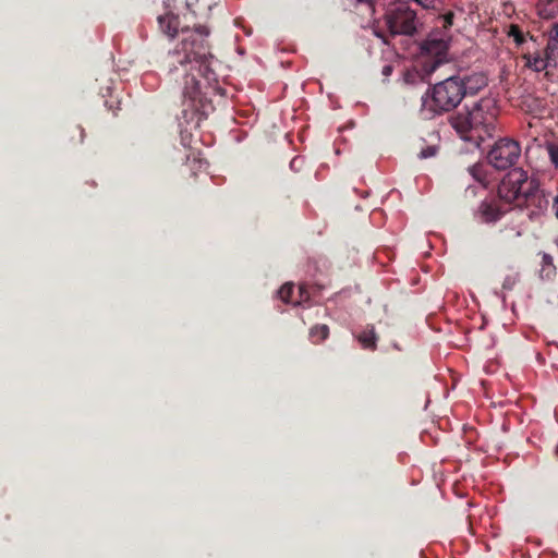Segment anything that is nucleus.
Segmentation results:
<instances>
[{"label":"nucleus","mask_w":558,"mask_h":558,"mask_svg":"<svg viewBox=\"0 0 558 558\" xmlns=\"http://www.w3.org/2000/svg\"><path fill=\"white\" fill-rule=\"evenodd\" d=\"M157 20L160 31L170 38H174L179 32L183 35L181 41L165 58V64L169 72L177 70L179 65L185 66L196 62L199 64V71L209 80L211 73L210 60L214 58L207 40L210 34L209 28L205 25H198L193 29L189 27L180 28L179 16L171 12L159 15Z\"/></svg>","instance_id":"nucleus-1"},{"label":"nucleus","mask_w":558,"mask_h":558,"mask_svg":"<svg viewBox=\"0 0 558 558\" xmlns=\"http://www.w3.org/2000/svg\"><path fill=\"white\" fill-rule=\"evenodd\" d=\"M496 120L495 108L492 99L482 98L471 106H464L463 109L449 118L451 126L461 135L470 132H477L482 138L484 135H490Z\"/></svg>","instance_id":"nucleus-2"},{"label":"nucleus","mask_w":558,"mask_h":558,"mask_svg":"<svg viewBox=\"0 0 558 558\" xmlns=\"http://www.w3.org/2000/svg\"><path fill=\"white\" fill-rule=\"evenodd\" d=\"M464 98V89L459 76H449L429 88L422 97L421 113L433 119L457 108Z\"/></svg>","instance_id":"nucleus-3"},{"label":"nucleus","mask_w":558,"mask_h":558,"mask_svg":"<svg viewBox=\"0 0 558 558\" xmlns=\"http://www.w3.org/2000/svg\"><path fill=\"white\" fill-rule=\"evenodd\" d=\"M418 24L416 12L408 3H389L386 10V31L390 37L404 36L407 38L403 43L409 45L410 37L417 32Z\"/></svg>","instance_id":"nucleus-4"},{"label":"nucleus","mask_w":558,"mask_h":558,"mask_svg":"<svg viewBox=\"0 0 558 558\" xmlns=\"http://www.w3.org/2000/svg\"><path fill=\"white\" fill-rule=\"evenodd\" d=\"M449 44L444 38L428 36L420 45V63L425 74L432 75L441 64L447 62Z\"/></svg>","instance_id":"nucleus-5"},{"label":"nucleus","mask_w":558,"mask_h":558,"mask_svg":"<svg viewBox=\"0 0 558 558\" xmlns=\"http://www.w3.org/2000/svg\"><path fill=\"white\" fill-rule=\"evenodd\" d=\"M530 179L522 168L510 170L498 185V197L507 204L515 203L519 206Z\"/></svg>","instance_id":"nucleus-6"},{"label":"nucleus","mask_w":558,"mask_h":558,"mask_svg":"<svg viewBox=\"0 0 558 558\" xmlns=\"http://www.w3.org/2000/svg\"><path fill=\"white\" fill-rule=\"evenodd\" d=\"M521 155V147L518 142L510 138H501L489 150L488 162L498 170H506L512 167Z\"/></svg>","instance_id":"nucleus-7"},{"label":"nucleus","mask_w":558,"mask_h":558,"mask_svg":"<svg viewBox=\"0 0 558 558\" xmlns=\"http://www.w3.org/2000/svg\"><path fill=\"white\" fill-rule=\"evenodd\" d=\"M548 206V199L544 191L539 189V181L535 177H531L527 186L524 190V197L521 199L519 207H534L537 211H543Z\"/></svg>","instance_id":"nucleus-8"},{"label":"nucleus","mask_w":558,"mask_h":558,"mask_svg":"<svg viewBox=\"0 0 558 558\" xmlns=\"http://www.w3.org/2000/svg\"><path fill=\"white\" fill-rule=\"evenodd\" d=\"M462 89H464V97L468 94L474 95L485 86H487V77L483 73H473L464 78H461Z\"/></svg>","instance_id":"nucleus-9"},{"label":"nucleus","mask_w":558,"mask_h":558,"mask_svg":"<svg viewBox=\"0 0 558 558\" xmlns=\"http://www.w3.org/2000/svg\"><path fill=\"white\" fill-rule=\"evenodd\" d=\"M477 213L484 222H495L501 218L505 211L495 203L483 201L478 206Z\"/></svg>","instance_id":"nucleus-10"},{"label":"nucleus","mask_w":558,"mask_h":558,"mask_svg":"<svg viewBox=\"0 0 558 558\" xmlns=\"http://www.w3.org/2000/svg\"><path fill=\"white\" fill-rule=\"evenodd\" d=\"M357 340L363 349L374 350L378 340V336L375 333L374 327H371L359 333Z\"/></svg>","instance_id":"nucleus-11"},{"label":"nucleus","mask_w":558,"mask_h":558,"mask_svg":"<svg viewBox=\"0 0 558 558\" xmlns=\"http://www.w3.org/2000/svg\"><path fill=\"white\" fill-rule=\"evenodd\" d=\"M310 339L313 343L324 341L329 336V327L325 324L314 325L308 332Z\"/></svg>","instance_id":"nucleus-12"},{"label":"nucleus","mask_w":558,"mask_h":558,"mask_svg":"<svg viewBox=\"0 0 558 558\" xmlns=\"http://www.w3.org/2000/svg\"><path fill=\"white\" fill-rule=\"evenodd\" d=\"M542 278H551L556 274V267L554 265V259L550 254L542 253V267L539 270Z\"/></svg>","instance_id":"nucleus-13"},{"label":"nucleus","mask_w":558,"mask_h":558,"mask_svg":"<svg viewBox=\"0 0 558 558\" xmlns=\"http://www.w3.org/2000/svg\"><path fill=\"white\" fill-rule=\"evenodd\" d=\"M526 59V65L536 72H541L545 70L547 66L554 65L553 61L548 60L546 56L545 58H541L539 56H529Z\"/></svg>","instance_id":"nucleus-14"},{"label":"nucleus","mask_w":558,"mask_h":558,"mask_svg":"<svg viewBox=\"0 0 558 558\" xmlns=\"http://www.w3.org/2000/svg\"><path fill=\"white\" fill-rule=\"evenodd\" d=\"M420 65L422 66L421 63H420ZM427 76L428 75L425 74L422 69L421 70L413 69V70H407L403 73L402 78H403V82L405 84L413 85V84H416L420 81H423Z\"/></svg>","instance_id":"nucleus-15"},{"label":"nucleus","mask_w":558,"mask_h":558,"mask_svg":"<svg viewBox=\"0 0 558 558\" xmlns=\"http://www.w3.org/2000/svg\"><path fill=\"white\" fill-rule=\"evenodd\" d=\"M294 292V286L292 283H284L278 291V295L279 298L284 302V303H290L292 302L291 301V298H292V294Z\"/></svg>","instance_id":"nucleus-16"},{"label":"nucleus","mask_w":558,"mask_h":558,"mask_svg":"<svg viewBox=\"0 0 558 558\" xmlns=\"http://www.w3.org/2000/svg\"><path fill=\"white\" fill-rule=\"evenodd\" d=\"M470 174L480 183H484L485 181V171L484 167L481 163L473 165L469 168Z\"/></svg>","instance_id":"nucleus-17"},{"label":"nucleus","mask_w":558,"mask_h":558,"mask_svg":"<svg viewBox=\"0 0 558 558\" xmlns=\"http://www.w3.org/2000/svg\"><path fill=\"white\" fill-rule=\"evenodd\" d=\"M546 57L553 61L554 65L558 64V41H554L551 45L546 47Z\"/></svg>","instance_id":"nucleus-18"},{"label":"nucleus","mask_w":558,"mask_h":558,"mask_svg":"<svg viewBox=\"0 0 558 558\" xmlns=\"http://www.w3.org/2000/svg\"><path fill=\"white\" fill-rule=\"evenodd\" d=\"M557 9H558V1L557 0H546V4H545L544 9H542L539 11V13L543 16H545V17H549L553 14H555Z\"/></svg>","instance_id":"nucleus-19"},{"label":"nucleus","mask_w":558,"mask_h":558,"mask_svg":"<svg viewBox=\"0 0 558 558\" xmlns=\"http://www.w3.org/2000/svg\"><path fill=\"white\" fill-rule=\"evenodd\" d=\"M546 148H547L550 161L553 162V165L556 168H558V146L553 143H549V144H547Z\"/></svg>","instance_id":"nucleus-20"},{"label":"nucleus","mask_w":558,"mask_h":558,"mask_svg":"<svg viewBox=\"0 0 558 558\" xmlns=\"http://www.w3.org/2000/svg\"><path fill=\"white\" fill-rule=\"evenodd\" d=\"M509 36L513 37L518 45H521L524 41V36L517 25H511Z\"/></svg>","instance_id":"nucleus-21"},{"label":"nucleus","mask_w":558,"mask_h":558,"mask_svg":"<svg viewBox=\"0 0 558 558\" xmlns=\"http://www.w3.org/2000/svg\"><path fill=\"white\" fill-rule=\"evenodd\" d=\"M436 154V147L435 146H427L426 148L422 149L418 154V157L421 159H425L428 157H433Z\"/></svg>","instance_id":"nucleus-22"},{"label":"nucleus","mask_w":558,"mask_h":558,"mask_svg":"<svg viewBox=\"0 0 558 558\" xmlns=\"http://www.w3.org/2000/svg\"><path fill=\"white\" fill-rule=\"evenodd\" d=\"M191 81L193 83V87L191 89L187 88L184 92V95L190 98H195L198 90V82L194 77H192Z\"/></svg>","instance_id":"nucleus-23"},{"label":"nucleus","mask_w":558,"mask_h":558,"mask_svg":"<svg viewBox=\"0 0 558 558\" xmlns=\"http://www.w3.org/2000/svg\"><path fill=\"white\" fill-rule=\"evenodd\" d=\"M554 41H558V23L551 26L547 45H551Z\"/></svg>","instance_id":"nucleus-24"},{"label":"nucleus","mask_w":558,"mask_h":558,"mask_svg":"<svg viewBox=\"0 0 558 558\" xmlns=\"http://www.w3.org/2000/svg\"><path fill=\"white\" fill-rule=\"evenodd\" d=\"M299 294H300V300L296 301L295 304H300L301 302L307 301L310 299V294L306 291L305 287H303V286H300Z\"/></svg>","instance_id":"nucleus-25"},{"label":"nucleus","mask_w":558,"mask_h":558,"mask_svg":"<svg viewBox=\"0 0 558 558\" xmlns=\"http://www.w3.org/2000/svg\"><path fill=\"white\" fill-rule=\"evenodd\" d=\"M453 17H454V14L452 12H448L444 15V26L446 28L450 27L452 24H453Z\"/></svg>","instance_id":"nucleus-26"},{"label":"nucleus","mask_w":558,"mask_h":558,"mask_svg":"<svg viewBox=\"0 0 558 558\" xmlns=\"http://www.w3.org/2000/svg\"><path fill=\"white\" fill-rule=\"evenodd\" d=\"M476 192H477L476 186H469L468 189H465L464 196L465 197H475Z\"/></svg>","instance_id":"nucleus-27"},{"label":"nucleus","mask_w":558,"mask_h":558,"mask_svg":"<svg viewBox=\"0 0 558 558\" xmlns=\"http://www.w3.org/2000/svg\"><path fill=\"white\" fill-rule=\"evenodd\" d=\"M373 33L375 36H377L378 38H381L384 39V31L381 29V27L379 26V24H375L373 26Z\"/></svg>","instance_id":"nucleus-28"},{"label":"nucleus","mask_w":558,"mask_h":558,"mask_svg":"<svg viewBox=\"0 0 558 558\" xmlns=\"http://www.w3.org/2000/svg\"><path fill=\"white\" fill-rule=\"evenodd\" d=\"M553 209L555 211V217L558 219V195L554 198Z\"/></svg>","instance_id":"nucleus-29"},{"label":"nucleus","mask_w":558,"mask_h":558,"mask_svg":"<svg viewBox=\"0 0 558 558\" xmlns=\"http://www.w3.org/2000/svg\"><path fill=\"white\" fill-rule=\"evenodd\" d=\"M410 1L411 0H395L392 3H403V2H405V3L409 4Z\"/></svg>","instance_id":"nucleus-30"},{"label":"nucleus","mask_w":558,"mask_h":558,"mask_svg":"<svg viewBox=\"0 0 558 558\" xmlns=\"http://www.w3.org/2000/svg\"><path fill=\"white\" fill-rule=\"evenodd\" d=\"M385 71H386V76H388L391 72V68L386 65Z\"/></svg>","instance_id":"nucleus-31"},{"label":"nucleus","mask_w":558,"mask_h":558,"mask_svg":"<svg viewBox=\"0 0 558 558\" xmlns=\"http://www.w3.org/2000/svg\"><path fill=\"white\" fill-rule=\"evenodd\" d=\"M185 4H186L187 7H191V5H192V0H185Z\"/></svg>","instance_id":"nucleus-32"},{"label":"nucleus","mask_w":558,"mask_h":558,"mask_svg":"<svg viewBox=\"0 0 558 558\" xmlns=\"http://www.w3.org/2000/svg\"><path fill=\"white\" fill-rule=\"evenodd\" d=\"M392 347L396 349V350H400L399 345L397 343H393Z\"/></svg>","instance_id":"nucleus-33"},{"label":"nucleus","mask_w":558,"mask_h":558,"mask_svg":"<svg viewBox=\"0 0 558 558\" xmlns=\"http://www.w3.org/2000/svg\"><path fill=\"white\" fill-rule=\"evenodd\" d=\"M385 44H386V45H390V41L388 40V38H387V37H386Z\"/></svg>","instance_id":"nucleus-34"}]
</instances>
